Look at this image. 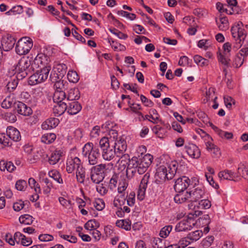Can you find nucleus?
<instances>
[{
    "label": "nucleus",
    "mask_w": 248,
    "mask_h": 248,
    "mask_svg": "<svg viewBox=\"0 0 248 248\" xmlns=\"http://www.w3.org/2000/svg\"><path fill=\"white\" fill-rule=\"evenodd\" d=\"M218 177L221 179L231 180L234 177V173L231 170H226L219 172Z\"/></svg>",
    "instance_id": "38"
},
{
    "label": "nucleus",
    "mask_w": 248,
    "mask_h": 248,
    "mask_svg": "<svg viewBox=\"0 0 248 248\" xmlns=\"http://www.w3.org/2000/svg\"><path fill=\"white\" fill-rule=\"evenodd\" d=\"M190 182V179L186 176H183L178 178L175 181L174 189L176 192L181 193L187 188Z\"/></svg>",
    "instance_id": "11"
},
{
    "label": "nucleus",
    "mask_w": 248,
    "mask_h": 248,
    "mask_svg": "<svg viewBox=\"0 0 248 248\" xmlns=\"http://www.w3.org/2000/svg\"><path fill=\"white\" fill-rule=\"evenodd\" d=\"M23 12V7L21 5H17L13 7L11 9L6 13L7 15H14L20 14Z\"/></svg>",
    "instance_id": "47"
},
{
    "label": "nucleus",
    "mask_w": 248,
    "mask_h": 248,
    "mask_svg": "<svg viewBox=\"0 0 248 248\" xmlns=\"http://www.w3.org/2000/svg\"><path fill=\"white\" fill-rule=\"evenodd\" d=\"M14 106L16 112L24 116H29L32 113L31 108L21 101L14 103Z\"/></svg>",
    "instance_id": "14"
},
{
    "label": "nucleus",
    "mask_w": 248,
    "mask_h": 248,
    "mask_svg": "<svg viewBox=\"0 0 248 248\" xmlns=\"http://www.w3.org/2000/svg\"><path fill=\"white\" fill-rule=\"evenodd\" d=\"M150 175L148 173H146L143 177L138 191V198L140 200H143L144 198L145 191L148 183Z\"/></svg>",
    "instance_id": "16"
},
{
    "label": "nucleus",
    "mask_w": 248,
    "mask_h": 248,
    "mask_svg": "<svg viewBox=\"0 0 248 248\" xmlns=\"http://www.w3.org/2000/svg\"><path fill=\"white\" fill-rule=\"evenodd\" d=\"M196 132L200 135L202 138H205V140H212V138L202 129L198 128L196 130Z\"/></svg>",
    "instance_id": "61"
},
{
    "label": "nucleus",
    "mask_w": 248,
    "mask_h": 248,
    "mask_svg": "<svg viewBox=\"0 0 248 248\" xmlns=\"http://www.w3.org/2000/svg\"><path fill=\"white\" fill-rule=\"evenodd\" d=\"M99 223L95 219H91L88 221L84 225V228L88 230H94L99 228Z\"/></svg>",
    "instance_id": "36"
},
{
    "label": "nucleus",
    "mask_w": 248,
    "mask_h": 248,
    "mask_svg": "<svg viewBox=\"0 0 248 248\" xmlns=\"http://www.w3.org/2000/svg\"><path fill=\"white\" fill-rule=\"evenodd\" d=\"M172 229L171 225H167L163 227L159 232V235L161 237L165 238L167 237Z\"/></svg>",
    "instance_id": "44"
},
{
    "label": "nucleus",
    "mask_w": 248,
    "mask_h": 248,
    "mask_svg": "<svg viewBox=\"0 0 248 248\" xmlns=\"http://www.w3.org/2000/svg\"><path fill=\"white\" fill-rule=\"evenodd\" d=\"M202 231L197 230L189 233L186 238L192 241H196L202 237Z\"/></svg>",
    "instance_id": "37"
},
{
    "label": "nucleus",
    "mask_w": 248,
    "mask_h": 248,
    "mask_svg": "<svg viewBox=\"0 0 248 248\" xmlns=\"http://www.w3.org/2000/svg\"><path fill=\"white\" fill-rule=\"evenodd\" d=\"M241 25L242 23L239 22L237 25L232 27L231 32L234 39L232 44V49L236 51L243 46L240 52L244 54L245 56H247L248 55V38H246V31L241 27Z\"/></svg>",
    "instance_id": "1"
},
{
    "label": "nucleus",
    "mask_w": 248,
    "mask_h": 248,
    "mask_svg": "<svg viewBox=\"0 0 248 248\" xmlns=\"http://www.w3.org/2000/svg\"><path fill=\"white\" fill-rule=\"evenodd\" d=\"M140 162L138 157H133L130 159L126 168V175L128 179H130L134 176L137 173L142 174L139 170Z\"/></svg>",
    "instance_id": "8"
},
{
    "label": "nucleus",
    "mask_w": 248,
    "mask_h": 248,
    "mask_svg": "<svg viewBox=\"0 0 248 248\" xmlns=\"http://www.w3.org/2000/svg\"><path fill=\"white\" fill-rule=\"evenodd\" d=\"M195 225V223L193 219L191 218L184 219L176 224L175 230L178 232L189 231Z\"/></svg>",
    "instance_id": "13"
},
{
    "label": "nucleus",
    "mask_w": 248,
    "mask_h": 248,
    "mask_svg": "<svg viewBox=\"0 0 248 248\" xmlns=\"http://www.w3.org/2000/svg\"><path fill=\"white\" fill-rule=\"evenodd\" d=\"M59 123V120L56 118H50L47 119L42 124V128L44 130L50 129L56 127Z\"/></svg>",
    "instance_id": "23"
},
{
    "label": "nucleus",
    "mask_w": 248,
    "mask_h": 248,
    "mask_svg": "<svg viewBox=\"0 0 248 248\" xmlns=\"http://www.w3.org/2000/svg\"><path fill=\"white\" fill-rule=\"evenodd\" d=\"M50 70L51 66L46 65L40 70H37L29 78V84L33 85L44 82L47 78Z\"/></svg>",
    "instance_id": "6"
},
{
    "label": "nucleus",
    "mask_w": 248,
    "mask_h": 248,
    "mask_svg": "<svg viewBox=\"0 0 248 248\" xmlns=\"http://www.w3.org/2000/svg\"><path fill=\"white\" fill-rule=\"evenodd\" d=\"M24 205V202L20 200L14 203L13 209L15 211L18 212L23 208Z\"/></svg>",
    "instance_id": "58"
},
{
    "label": "nucleus",
    "mask_w": 248,
    "mask_h": 248,
    "mask_svg": "<svg viewBox=\"0 0 248 248\" xmlns=\"http://www.w3.org/2000/svg\"><path fill=\"white\" fill-rule=\"evenodd\" d=\"M109 30L112 33L116 35L120 39H126L128 37L127 34L123 33L115 28L113 29H109Z\"/></svg>",
    "instance_id": "52"
},
{
    "label": "nucleus",
    "mask_w": 248,
    "mask_h": 248,
    "mask_svg": "<svg viewBox=\"0 0 248 248\" xmlns=\"http://www.w3.org/2000/svg\"><path fill=\"white\" fill-rule=\"evenodd\" d=\"M199 206L202 209H209L211 206V202L207 199H202L199 201Z\"/></svg>",
    "instance_id": "54"
},
{
    "label": "nucleus",
    "mask_w": 248,
    "mask_h": 248,
    "mask_svg": "<svg viewBox=\"0 0 248 248\" xmlns=\"http://www.w3.org/2000/svg\"><path fill=\"white\" fill-rule=\"evenodd\" d=\"M27 184L26 181L23 180H19L16 181L15 186L17 190L23 191L27 187Z\"/></svg>",
    "instance_id": "50"
},
{
    "label": "nucleus",
    "mask_w": 248,
    "mask_h": 248,
    "mask_svg": "<svg viewBox=\"0 0 248 248\" xmlns=\"http://www.w3.org/2000/svg\"><path fill=\"white\" fill-rule=\"evenodd\" d=\"M139 159L140 162L139 170L141 173H144L152 164L153 156L150 154H147L143 157L139 158Z\"/></svg>",
    "instance_id": "15"
},
{
    "label": "nucleus",
    "mask_w": 248,
    "mask_h": 248,
    "mask_svg": "<svg viewBox=\"0 0 248 248\" xmlns=\"http://www.w3.org/2000/svg\"><path fill=\"white\" fill-rule=\"evenodd\" d=\"M185 149L187 154L193 158H199L201 155V151L195 144L189 143L185 145Z\"/></svg>",
    "instance_id": "18"
},
{
    "label": "nucleus",
    "mask_w": 248,
    "mask_h": 248,
    "mask_svg": "<svg viewBox=\"0 0 248 248\" xmlns=\"http://www.w3.org/2000/svg\"><path fill=\"white\" fill-rule=\"evenodd\" d=\"M16 43V40L11 35H7L2 38L1 45L3 49L7 51L13 48Z\"/></svg>",
    "instance_id": "17"
},
{
    "label": "nucleus",
    "mask_w": 248,
    "mask_h": 248,
    "mask_svg": "<svg viewBox=\"0 0 248 248\" xmlns=\"http://www.w3.org/2000/svg\"><path fill=\"white\" fill-rule=\"evenodd\" d=\"M19 221L21 224L30 225L32 223L33 218L32 216L28 214H25L21 215L19 217Z\"/></svg>",
    "instance_id": "42"
},
{
    "label": "nucleus",
    "mask_w": 248,
    "mask_h": 248,
    "mask_svg": "<svg viewBox=\"0 0 248 248\" xmlns=\"http://www.w3.org/2000/svg\"><path fill=\"white\" fill-rule=\"evenodd\" d=\"M120 158L118 160L120 165L125 168L127 167L129 160H130L129 156L128 154H123L120 156Z\"/></svg>",
    "instance_id": "48"
},
{
    "label": "nucleus",
    "mask_w": 248,
    "mask_h": 248,
    "mask_svg": "<svg viewBox=\"0 0 248 248\" xmlns=\"http://www.w3.org/2000/svg\"><path fill=\"white\" fill-rule=\"evenodd\" d=\"M131 222L129 219H122L117 220L116 222V225L126 231H129L131 229Z\"/></svg>",
    "instance_id": "32"
},
{
    "label": "nucleus",
    "mask_w": 248,
    "mask_h": 248,
    "mask_svg": "<svg viewBox=\"0 0 248 248\" xmlns=\"http://www.w3.org/2000/svg\"><path fill=\"white\" fill-rule=\"evenodd\" d=\"M187 192L186 194L179 193L176 194L174 197V200L176 203H182L186 202H189V197L187 195Z\"/></svg>",
    "instance_id": "33"
},
{
    "label": "nucleus",
    "mask_w": 248,
    "mask_h": 248,
    "mask_svg": "<svg viewBox=\"0 0 248 248\" xmlns=\"http://www.w3.org/2000/svg\"><path fill=\"white\" fill-rule=\"evenodd\" d=\"M187 195L189 197V202H196L201 199L205 198L204 188L202 186H198L187 193Z\"/></svg>",
    "instance_id": "9"
},
{
    "label": "nucleus",
    "mask_w": 248,
    "mask_h": 248,
    "mask_svg": "<svg viewBox=\"0 0 248 248\" xmlns=\"http://www.w3.org/2000/svg\"><path fill=\"white\" fill-rule=\"evenodd\" d=\"M48 175L58 183L63 184V180L61 176V174L57 170H54L49 171L48 173Z\"/></svg>",
    "instance_id": "34"
},
{
    "label": "nucleus",
    "mask_w": 248,
    "mask_h": 248,
    "mask_svg": "<svg viewBox=\"0 0 248 248\" xmlns=\"http://www.w3.org/2000/svg\"><path fill=\"white\" fill-rule=\"evenodd\" d=\"M104 178V176L102 174H97L93 172H91V179L93 183L99 184L102 182Z\"/></svg>",
    "instance_id": "49"
},
{
    "label": "nucleus",
    "mask_w": 248,
    "mask_h": 248,
    "mask_svg": "<svg viewBox=\"0 0 248 248\" xmlns=\"http://www.w3.org/2000/svg\"><path fill=\"white\" fill-rule=\"evenodd\" d=\"M214 237L212 235L207 236L201 243V248H209L213 243Z\"/></svg>",
    "instance_id": "41"
},
{
    "label": "nucleus",
    "mask_w": 248,
    "mask_h": 248,
    "mask_svg": "<svg viewBox=\"0 0 248 248\" xmlns=\"http://www.w3.org/2000/svg\"><path fill=\"white\" fill-rule=\"evenodd\" d=\"M41 241L48 242L52 241L53 239V236L51 235L48 234H40L38 237Z\"/></svg>",
    "instance_id": "59"
},
{
    "label": "nucleus",
    "mask_w": 248,
    "mask_h": 248,
    "mask_svg": "<svg viewBox=\"0 0 248 248\" xmlns=\"http://www.w3.org/2000/svg\"><path fill=\"white\" fill-rule=\"evenodd\" d=\"M93 205L96 210H102L105 207V202L103 200L98 199L93 202Z\"/></svg>",
    "instance_id": "55"
},
{
    "label": "nucleus",
    "mask_w": 248,
    "mask_h": 248,
    "mask_svg": "<svg viewBox=\"0 0 248 248\" xmlns=\"http://www.w3.org/2000/svg\"><path fill=\"white\" fill-rule=\"evenodd\" d=\"M116 126V124L111 122L108 121L106 123L103 124L101 126V128L104 130L103 132H108L111 129Z\"/></svg>",
    "instance_id": "53"
},
{
    "label": "nucleus",
    "mask_w": 248,
    "mask_h": 248,
    "mask_svg": "<svg viewBox=\"0 0 248 248\" xmlns=\"http://www.w3.org/2000/svg\"><path fill=\"white\" fill-rule=\"evenodd\" d=\"M67 66L63 63L57 64L53 69L59 75V78H63L66 73Z\"/></svg>",
    "instance_id": "27"
},
{
    "label": "nucleus",
    "mask_w": 248,
    "mask_h": 248,
    "mask_svg": "<svg viewBox=\"0 0 248 248\" xmlns=\"http://www.w3.org/2000/svg\"><path fill=\"white\" fill-rule=\"evenodd\" d=\"M67 113L70 115H75L81 109V104L77 101L67 102Z\"/></svg>",
    "instance_id": "20"
},
{
    "label": "nucleus",
    "mask_w": 248,
    "mask_h": 248,
    "mask_svg": "<svg viewBox=\"0 0 248 248\" xmlns=\"http://www.w3.org/2000/svg\"><path fill=\"white\" fill-rule=\"evenodd\" d=\"M63 155V151L60 149H57L54 151L51 152L48 159L49 164L52 165L56 164Z\"/></svg>",
    "instance_id": "19"
},
{
    "label": "nucleus",
    "mask_w": 248,
    "mask_h": 248,
    "mask_svg": "<svg viewBox=\"0 0 248 248\" xmlns=\"http://www.w3.org/2000/svg\"><path fill=\"white\" fill-rule=\"evenodd\" d=\"M246 56L244 54L240 52L237 53L233 61V66L236 68L240 67L243 63L244 58Z\"/></svg>",
    "instance_id": "29"
},
{
    "label": "nucleus",
    "mask_w": 248,
    "mask_h": 248,
    "mask_svg": "<svg viewBox=\"0 0 248 248\" xmlns=\"http://www.w3.org/2000/svg\"><path fill=\"white\" fill-rule=\"evenodd\" d=\"M67 77L68 80L72 83L78 82L79 79L77 73L75 71H69L68 72Z\"/></svg>",
    "instance_id": "46"
},
{
    "label": "nucleus",
    "mask_w": 248,
    "mask_h": 248,
    "mask_svg": "<svg viewBox=\"0 0 248 248\" xmlns=\"http://www.w3.org/2000/svg\"><path fill=\"white\" fill-rule=\"evenodd\" d=\"M176 162L172 163L171 166L168 167L169 170L163 165L160 166L156 170L155 183L159 184L166 180H170L174 177L177 170Z\"/></svg>",
    "instance_id": "2"
},
{
    "label": "nucleus",
    "mask_w": 248,
    "mask_h": 248,
    "mask_svg": "<svg viewBox=\"0 0 248 248\" xmlns=\"http://www.w3.org/2000/svg\"><path fill=\"white\" fill-rule=\"evenodd\" d=\"M108 42L115 51H124L125 49V47L121 44L115 43L113 40L111 41L109 40Z\"/></svg>",
    "instance_id": "51"
},
{
    "label": "nucleus",
    "mask_w": 248,
    "mask_h": 248,
    "mask_svg": "<svg viewBox=\"0 0 248 248\" xmlns=\"http://www.w3.org/2000/svg\"><path fill=\"white\" fill-rule=\"evenodd\" d=\"M16 168V167L11 161H7L4 160L0 161V170L1 171H4L6 170L9 172H12Z\"/></svg>",
    "instance_id": "25"
},
{
    "label": "nucleus",
    "mask_w": 248,
    "mask_h": 248,
    "mask_svg": "<svg viewBox=\"0 0 248 248\" xmlns=\"http://www.w3.org/2000/svg\"><path fill=\"white\" fill-rule=\"evenodd\" d=\"M32 46L33 43L30 38L23 37L20 39L16 43V52L20 55H25L30 51Z\"/></svg>",
    "instance_id": "7"
},
{
    "label": "nucleus",
    "mask_w": 248,
    "mask_h": 248,
    "mask_svg": "<svg viewBox=\"0 0 248 248\" xmlns=\"http://www.w3.org/2000/svg\"><path fill=\"white\" fill-rule=\"evenodd\" d=\"M107 165L105 164H100L93 167L91 169V172L96 173L97 174H102L104 176V174L107 170Z\"/></svg>",
    "instance_id": "28"
},
{
    "label": "nucleus",
    "mask_w": 248,
    "mask_h": 248,
    "mask_svg": "<svg viewBox=\"0 0 248 248\" xmlns=\"http://www.w3.org/2000/svg\"><path fill=\"white\" fill-rule=\"evenodd\" d=\"M218 59L219 62H220L222 64H224L225 66L227 67L229 66L230 59L224 56L221 53H219L218 55Z\"/></svg>",
    "instance_id": "57"
},
{
    "label": "nucleus",
    "mask_w": 248,
    "mask_h": 248,
    "mask_svg": "<svg viewBox=\"0 0 248 248\" xmlns=\"http://www.w3.org/2000/svg\"><path fill=\"white\" fill-rule=\"evenodd\" d=\"M66 170L68 173H71L75 170L80 168L83 166L80 159L78 157L69 158L66 161Z\"/></svg>",
    "instance_id": "12"
},
{
    "label": "nucleus",
    "mask_w": 248,
    "mask_h": 248,
    "mask_svg": "<svg viewBox=\"0 0 248 248\" xmlns=\"http://www.w3.org/2000/svg\"><path fill=\"white\" fill-rule=\"evenodd\" d=\"M111 85L112 88L114 89H117L119 87V82L114 76H111Z\"/></svg>",
    "instance_id": "62"
},
{
    "label": "nucleus",
    "mask_w": 248,
    "mask_h": 248,
    "mask_svg": "<svg viewBox=\"0 0 248 248\" xmlns=\"http://www.w3.org/2000/svg\"><path fill=\"white\" fill-rule=\"evenodd\" d=\"M56 103V104L54 106L53 108L55 116H61L66 111H67V102L63 101L62 102Z\"/></svg>",
    "instance_id": "21"
},
{
    "label": "nucleus",
    "mask_w": 248,
    "mask_h": 248,
    "mask_svg": "<svg viewBox=\"0 0 248 248\" xmlns=\"http://www.w3.org/2000/svg\"><path fill=\"white\" fill-rule=\"evenodd\" d=\"M76 173L77 181L80 183H83L85 177V171L83 166L78 169Z\"/></svg>",
    "instance_id": "40"
},
{
    "label": "nucleus",
    "mask_w": 248,
    "mask_h": 248,
    "mask_svg": "<svg viewBox=\"0 0 248 248\" xmlns=\"http://www.w3.org/2000/svg\"><path fill=\"white\" fill-rule=\"evenodd\" d=\"M56 136L54 133H46L41 137V141L46 144H50L56 140Z\"/></svg>",
    "instance_id": "31"
},
{
    "label": "nucleus",
    "mask_w": 248,
    "mask_h": 248,
    "mask_svg": "<svg viewBox=\"0 0 248 248\" xmlns=\"http://www.w3.org/2000/svg\"><path fill=\"white\" fill-rule=\"evenodd\" d=\"M152 245L154 248H167L164 241L158 237L153 238Z\"/></svg>",
    "instance_id": "43"
},
{
    "label": "nucleus",
    "mask_w": 248,
    "mask_h": 248,
    "mask_svg": "<svg viewBox=\"0 0 248 248\" xmlns=\"http://www.w3.org/2000/svg\"><path fill=\"white\" fill-rule=\"evenodd\" d=\"M6 133L8 134L11 140L17 142L21 140V137L20 132L15 127H8L6 130Z\"/></svg>",
    "instance_id": "22"
},
{
    "label": "nucleus",
    "mask_w": 248,
    "mask_h": 248,
    "mask_svg": "<svg viewBox=\"0 0 248 248\" xmlns=\"http://www.w3.org/2000/svg\"><path fill=\"white\" fill-rule=\"evenodd\" d=\"M82 155L88 157L89 164L94 165L97 163L98 158L100 156L98 146H93V143H86L82 148Z\"/></svg>",
    "instance_id": "3"
},
{
    "label": "nucleus",
    "mask_w": 248,
    "mask_h": 248,
    "mask_svg": "<svg viewBox=\"0 0 248 248\" xmlns=\"http://www.w3.org/2000/svg\"><path fill=\"white\" fill-rule=\"evenodd\" d=\"M110 141L116 150L117 157H120L121 155L124 153L127 148V145L125 140L123 138L120 137L118 140Z\"/></svg>",
    "instance_id": "10"
},
{
    "label": "nucleus",
    "mask_w": 248,
    "mask_h": 248,
    "mask_svg": "<svg viewBox=\"0 0 248 248\" xmlns=\"http://www.w3.org/2000/svg\"><path fill=\"white\" fill-rule=\"evenodd\" d=\"M31 62L28 58L21 59L15 68L16 71L14 75H16L18 79H23L26 78L30 71L29 69Z\"/></svg>",
    "instance_id": "5"
},
{
    "label": "nucleus",
    "mask_w": 248,
    "mask_h": 248,
    "mask_svg": "<svg viewBox=\"0 0 248 248\" xmlns=\"http://www.w3.org/2000/svg\"><path fill=\"white\" fill-rule=\"evenodd\" d=\"M4 119L10 123H14L16 121V116L12 112H7L4 116Z\"/></svg>",
    "instance_id": "56"
},
{
    "label": "nucleus",
    "mask_w": 248,
    "mask_h": 248,
    "mask_svg": "<svg viewBox=\"0 0 248 248\" xmlns=\"http://www.w3.org/2000/svg\"><path fill=\"white\" fill-rule=\"evenodd\" d=\"M72 33L73 36L78 40L80 42L85 44L86 43L85 39L82 37L80 34H79L76 31H73L72 30Z\"/></svg>",
    "instance_id": "64"
},
{
    "label": "nucleus",
    "mask_w": 248,
    "mask_h": 248,
    "mask_svg": "<svg viewBox=\"0 0 248 248\" xmlns=\"http://www.w3.org/2000/svg\"><path fill=\"white\" fill-rule=\"evenodd\" d=\"M48 58V57L43 53L38 54L35 58V62L38 64L40 62L42 65L47 64Z\"/></svg>",
    "instance_id": "45"
},
{
    "label": "nucleus",
    "mask_w": 248,
    "mask_h": 248,
    "mask_svg": "<svg viewBox=\"0 0 248 248\" xmlns=\"http://www.w3.org/2000/svg\"><path fill=\"white\" fill-rule=\"evenodd\" d=\"M65 99H67V98L65 92L62 91H55L53 97V100L55 103L66 102Z\"/></svg>",
    "instance_id": "26"
},
{
    "label": "nucleus",
    "mask_w": 248,
    "mask_h": 248,
    "mask_svg": "<svg viewBox=\"0 0 248 248\" xmlns=\"http://www.w3.org/2000/svg\"><path fill=\"white\" fill-rule=\"evenodd\" d=\"M0 143L5 146H11L12 145L11 140L8 134L0 133Z\"/></svg>",
    "instance_id": "39"
},
{
    "label": "nucleus",
    "mask_w": 248,
    "mask_h": 248,
    "mask_svg": "<svg viewBox=\"0 0 248 248\" xmlns=\"http://www.w3.org/2000/svg\"><path fill=\"white\" fill-rule=\"evenodd\" d=\"M64 82L62 79H60L54 82V87L56 89V91H62V89L64 88Z\"/></svg>",
    "instance_id": "63"
},
{
    "label": "nucleus",
    "mask_w": 248,
    "mask_h": 248,
    "mask_svg": "<svg viewBox=\"0 0 248 248\" xmlns=\"http://www.w3.org/2000/svg\"><path fill=\"white\" fill-rule=\"evenodd\" d=\"M219 22L220 23H219L217 20L216 19V23L218 25V27L220 30L224 31L229 29V22L227 17H220Z\"/></svg>",
    "instance_id": "35"
},
{
    "label": "nucleus",
    "mask_w": 248,
    "mask_h": 248,
    "mask_svg": "<svg viewBox=\"0 0 248 248\" xmlns=\"http://www.w3.org/2000/svg\"><path fill=\"white\" fill-rule=\"evenodd\" d=\"M99 147L101 148L102 156L106 160H111L115 155H116V152L111 141L107 137L102 138L99 141Z\"/></svg>",
    "instance_id": "4"
},
{
    "label": "nucleus",
    "mask_w": 248,
    "mask_h": 248,
    "mask_svg": "<svg viewBox=\"0 0 248 248\" xmlns=\"http://www.w3.org/2000/svg\"><path fill=\"white\" fill-rule=\"evenodd\" d=\"M80 98L79 91L77 88H73L69 90L66 95V102L77 101Z\"/></svg>",
    "instance_id": "24"
},
{
    "label": "nucleus",
    "mask_w": 248,
    "mask_h": 248,
    "mask_svg": "<svg viewBox=\"0 0 248 248\" xmlns=\"http://www.w3.org/2000/svg\"><path fill=\"white\" fill-rule=\"evenodd\" d=\"M140 100L141 102L144 104L145 106L147 107H152L154 106V103L143 95H140Z\"/></svg>",
    "instance_id": "60"
},
{
    "label": "nucleus",
    "mask_w": 248,
    "mask_h": 248,
    "mask_svg": "<svg viewBox=\"0 0 248 248\" xmlns=\"http://www.w3.org/2000/svg\"><path fill=\"white\" fill-rule=\"evenodd\" d=\"M20 79H18L16 78V75L14 76L10 80L8 81L6 85L7 91L9 92H13L16 88L18 81Z\"/></svg>",
    "instance_id": "30"
}]
</instances>
